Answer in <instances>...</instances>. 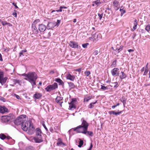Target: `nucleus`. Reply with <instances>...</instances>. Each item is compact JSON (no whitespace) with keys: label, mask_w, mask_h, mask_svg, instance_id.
<instances>
[{"label":"nucleus","mask_w":150,"mask_h":150,"mask_svg":"<svg viewBox=\"0 0 150 150\" xmlns=\"http://www.w3.org/2000/svg\"><path fill=\"white\" fill-rule=\"evenodd\" d=\"M22 129L25 131L28 130V133L30 134H33L35 131V128L33 127L32 122L30 121H28L24 125V124L22 126Z\"/></svg>","instance_id":"nucleus-1"},{"label":"nucleus","mask_w":150,"mask_h":150,"mask_svg":"<svg viewBox=\"0 0 150 150\" xmlns=\"http://www.w3.org/2000/svg\"><path fill=\"white\" fill-rule=\"evenodd\" d=\"M26 115H21L17 117L16 120H13L14 123L17 125L21 124V128H22V126L23 124L25 125V124L28 122V121H26Z\"/></svg>","instance_id":"nucleus-2"},{"label":"nucleus","mask_w":150,"mask_h":150,"mask_svg":"<svg viewBox=\"0 0 150 150\" xmlns=\"http://www.w3.org/2000/svg\"><path fill=\"white\" fill-rule=\"evenodd\" d=\"M2 121L4 123L11 122H12L15 118L13 114H10L8 115L1 116Z\"/></svg>","instance_id":"nucleus-3"},{"label":"nucleus","mask_w":150,"mask_h":150,"mask_svg":"<svg viewBox=\"0 0 150 150\" xmlns=\"http://www.w3.org/2000/svg\"><path fill=\"white\" fill-rule=\"evenodd\" d=\"M38 76L36 73L34 72H30L28 73V78H25L24 79L28 81L34 80H36Z\"/></svg>","instance_id":"nucleus-4"},{"label":"nucleus","mask_w":150,"mask_h":150,"mask_svg":"<svg viewBox=\"0 0 150 150\" xmlns=\"http://www.w3.org/2000/svg\"><path fill=\"white\" fill-rule=\"evenodd\" d=\"M73 130L76 131L77 133H82V134L86 133L85 130H86L84 129V127H83L81 125H80L76 127L73 128Z\"/></svg>","instance_id":"nucleus-5"},{"label":"nucleus","mask_w":150,"mask_h":150,"mask_svg":"<svg viewBox=\"0 0 150 150\" xmlns=\"http://www.w3.org/2000/svg\"><path fill=\"white\" fill-rule=\"evenodd\" d=\"M58 87L57 84L56 83H54V84L51 85H48L45 89L48 92H50L51 91L54 90Z\"/></svg>","instance_id":"nucleus-6"},{"label":"nucleus","mask_w":150,"mask_h":150,"mask_svg":"<svg viewBox=\"0 0 150 150\" xmlns=\"http://www.w3.org/2000/svg\"><path fill=\"white\" fill-rule=\"evenodd\" d=\"M7 77H4L3 72L0 70V83L2 85L5 83L7 80Z\"/></svg>","instance_id":"nucleus-7"},{"label":"nucleus","mask_w":150,"mask_h":150,"mask_svg":"<svg viewBox=\"0 0 150 150\" xmlns=\"http://www.w3.org/2000/svg\"><path fill=\"white\" fill-rule=\"evenodd\" d=\"M120 71L119 69L117 68H114L111 71L112 75L114 76H119Z\"/></svg>","instance_id":"nucleus-8"},{"label":"nucleus","mask_w":150,"mask_h":150,"mask_svg":"<svg viewBox=\"0 0 150 150\" xmlns=\"http://www.w3.org/2000/svg\"><path fill=\"white\" fill-rule=\"evenodd\" d=\"M32 140L33 141L38 143H41L43 142V140L42 139L41 136L34 137L33 138Z\"/></svg>","instance_id":"nucleus-9"},{"label":"nucleus","mask_w":150,"mask_h":150,"mask_svg":"<svg viewBox=\"0 0 150 150\" xmlns=\"http://www.w3.org/2000/svg\"><path fill=\"white\" fill-rule=\"evenodd\" d=\"M81 121H82V124L81 125V126L84 127V129H86L88 128V127L89 125L88 124L86 120H84L83 118L81 119Z\"/></svg>","instance_id":"nucleus-10"},{"label":"nucleus","mask_w":150,"mask_h":150,"mask_svg":"<svg viewBox=\"0 0 150 150\" xmlns=\"http://www.w3.org/2000/svg\"><path fill=\"white\" fill-rule=\"evenodd\" d=\"M47 28V27L45 25L41 24L39 25L38 30L40 32H43Z\"/></svg>","instance_id":"nucleus-11"},{"label":"nucleus","mask_w":150,"mask_h":150,"mask_svg":"<svg viewBox=\"0 0 150 150\" xmlns=\"http://www.w3.org/2000/svg\"><path fill=\"white\" fill-rule=\"evenodd\" d=\"M70 46L73 48H77L78 47V45L77 42L71 41L70 42Z\"/></svg>","instance_id":"nucleus-12"},{"label":"nucleus","mask_w":150,"mask_h":150,"mask_svg":"<svg viewBox=\"0 0 150 150\" xmlns=\"http://www.w3.org/2000/svg\"><path fill=\"white\" fill-rule=\"evenodd\" d=\"M55 26V25L54 22H48L47 26V29H50L54 28Z\"/></svg>","instance_id":"nucleus-13"},{"label":"nucleus","mask_w":150,"mask_h":150,"mask_svg":"<svg viewBox=\"0 0 150 150\" xmlns=\"http://www.w3.org/2000/svg\"><path fill=\"white\" fill-rule=\"evenodd\" d=\"M8 110L4 106H0V112L1 113H4L6 112H8Z\"/></svg>","instance_id":"nucleus-14"},{"label":"nucleus","mask_w":150,"mask_h":150,"mask_svg":"<svg viewBox=\"0 0 150 150\" xmlns=\"http://www.w3.org/2000/svg\"><path fill=\"white\" fill-rule=\"evenodd\" d=\"M66 78L67 79L73 81L75 79V76L74 75H71L70 74H68L66 75Z\"/></svg>","instance_id":"nucleus-15"},{"label":"nucleus","mask_w":150,"mask_h":150,"mask_svg":"<svg viewBox=\"0 0 150 150\" xmlns=\"http://www.w3.org/2000/svg\"><path fill=\"white\" fill-rule=\"evenodd\" d=\"M122 111H120L119 112H116L115 111H112L108 112V113L110 115L112 114L115 115L116 116L119 115L122 113Z\"/></svg>","instance_id":"nucleus-16"},{"label":"nucleus","mask_w":150,"mask_h":150,"mask_svg":"<svg viewBox=\"0 0 150 150\" xmlns=\"http://www.w3.org/2000/svg\"><path fill=\"white\" fill-rule=\"evenodd\" d=\"M32 31L33 33L35 34H37L38 33V31L37 28L33 24L32 25Z\"/></svg>","instance_id":"nucleus-17"},{"label":"nucleus","mask_w":150,"mask_h":150,"mask_svg":"<svg viewBox=\"0 0 150 150\" xmlns=\"http://www.w3.org/2000/svg\"><path fill=\"white\" fill-rule=\"evenodd\" d=\"M85 132L86 133H84V134L87 136H89L91 137H92L93 135V132L92 131H88V129L85 130Z\"/></svg>","instance_id":"nucleus-18"},{"label":"nucleus","mask_w":150,"mask_h":150,"mask_svg":"<svg viewBox=\"0 0 150 150\" xmlns=\"http://www.w3.org/2000/svg\"><path fill=\"white\" fill-rule=\"evenodd\" d=\"M42 132L41 129L39 128H37L36 129V135L37 136H41Z\"/></svg>","instance_id":"nucleus-19"},{"label":"nucleus","mask_w":150,"mask_h":150,"mask_svg":"<svg viewBox=\"0 0 150 150\" xmlns=\"http://www.w3.org/2000/svg\"><path fill=\"white\" fill-rule=\"evenodd\" d=\"M33 96L36 99H39L42 96V95L39 93H36Z\"/></svg>","instance_id":"nucleus-20"},{"label":"nucleus","mask_w":150,"mask_h":150,"mask_svg":"<svg viewBox=\"0 0 150 150\" xmlns=\"http://www.w3.org/2000/svg\"><path fill=\"white\" fill-rule=\"evenodd\" d=\"M13 82H14V84H18L20 85H21V81L19 79H14Z\"/></svg>","instance_id":"nucleus-21"},{"label":"nucleus","mask_w":150,"mask_h":150,"mask_svg":"<svg viewBox=\"0 0 150 150\" xmlns=\"http://www.w3.org/2000/svg\"><path fill=\"white\" fill-rule=\"evenodd\" d=\"M55 81L59 83V85H63L64 83L63 81L59 78H58L55 79Z\"/></svg>","instance_id":"nucleus-22"},{"label":"nucleus","mask_w":150,"mask_h":150,"mask_svg":"<svg viewBox=\"0 0 150 150\" xmlns=\"http://www.w3.org/2000/svg\"><path fill=\"white\" fill-rule=\"evenodd\" d=\"M134 26L133 27V28L132 30V31H134L137 28V20L136 19H135L134 20Z\"/></svg>","instance_id":"nucleus-23"},{"label":"nucleus","mask_w":150,"mask_h":150,"mask_svg":"<svg viewBox=\"0 0 150 150\" xmlns=\"http://www.w3.org/2000/svg\"><path fill=\"white\" fill-rule=\"evenodd\" d=\"M62 100V98L61 97L59 96H57L56 98V102L57 103H60V106H62V102H60V101H61Z\"/></svg>","instance_id":"nucleus-24"},{"label":"nucleus","mask_w":150,"mask_h":150,"mask_svg":"<svg viewBox=\"0 0 150 150\" xmlns=\"http://www.w3.org/2000/svg\"><path fill=\"white\" fill-rule=\"evenodd\" d=\"M62 144L64 146H65V144L63 143L61 138H59L58 139V142L57 143V145L58 146H61Z\"/></svg>","instance_id":"nucleus-25"},{"label":"nucleus","mask_w":150,"mask_h":150,"mask_svg":"<svg viewBox=\"0 0 150 150\" xmlns=\"http://www.w3.org/2000/svg\"><path fill=\"white\" fill-rule=\"evenodd\" d=\"M111 85H109L110 87V88L112 87V86H113L114 88H117L118 86V83L117 82H115L114 83H111Z\"/></svg>","instance_id":"nucleus-26"},{"label":"nucleus","mask_w":150,"mask_h":150,"mask_svg":"<svg viewBox=\"0 0 150 150\" xmlns=\"http://www.w3.org/2000/svg\"><path fill=\"white\" fill-rule=\"evenodd\" d=\"M126 100L127 99L124 97H122L120 99V100L123 103V105L124 107L125 106Z\"/></svg>","instance_id":"nucleus-27"},{"label":"nucleus","mask_w":150,"mask_h":150,"mask_svg":"<svg viewBox=\"0 0 150 150\" xmlns=\"http://www.w3.org/2000/svg\"><path fill=\"white\" fill-rule=\"evenodd\" d=\"M121 75L120 76V78L121 79H122L126 77V75L123 71H121Z\"/></svg>","instance_id":"nucleus-28"},{"label":"nucleus","mask_w":150,"mask_h":150,"mask_svg":"<svg viewBox=\"0 0 150 150\" xmlns=\"http://www.w3.org/2000/svg\"><path fill=\"white\" fill-rule=\"evenodd\" d=\"M36 81V80H33L32 81H29L31 84V85L32 86V88H35L36 87V82H35Z\"/></svg>","instance_id":"nucleus-29"},{"label":"nucleus","mask_w":150,"mask_h":150,"mask_svg":"<svg viewBox=\"0 0 150 150\" xmlns=\"http://www.w3.org/2000/svg\"><path fill=\"white\" fill-rule=\"evenodd\" d=\"M110 86H107L105 87V86H103L102 85H101V88L102 89H103V90H108L109 88H110Z\"/></svg>","instance_id":"nucleus-30"},{"label":"nucleus","mask_w":150,"mask_h":150,"mask_svg":"<svg viewBox=\"0 0 150 150\" xmlns=\"http://www.w3.org/2000/svg\"><path fill=\"white\" fill-rule=\"evenodd\" d=\"M6 137V136L3 134H0V138L2 140H4Z\"/></svg>","instance_id":"nucleus-31"},{"label":"nucleus","mask_w":150,"mask_h":150,"mask_svg":"<svg viewBox=\"0 0 150 150\" xmlns=\"http://www.w3.org/2000/svg\"><path fill=\"white\" fill-rule=\"evenodd\" d=\"M4 18L3 19V18H2L1 19H0V22L1 23L3 26L6 25L7 23L6 21H3V20H4Z\"/></svg>","instance_id":"nucleus-32"},{"label":"nucleus","mask_w":150,"mask_h":150,"mask_svg":"<svg viewBox=\"0 0 150 150\" xmlns=\"http://www.w3.org/2000/svg\"><path fill=\"white\" fill-rule=\"evenodd\" d=\"M70 105L69 106V109L71 110L73 108L75 109L76 108L75 105L74 104H69Z\"/></svg>","instance_id":"nucleus-33"},{"label":"nucleus","mask_w":150,"mask_h":150,"mask_svg":"<svg viewBox=\"0 0 150 150\" xmlns=\"http://www.w3.org/2000/svg\"><path fill=\"white\" fill-rule=\"evenodd\" d=\"M68 83L69 86L71 88H73L75 87V85L73 83L71 82H68Z\"/></svg>","instance_id":"nucleus-34"},{"label":"nucleus","mask_w":150,"mask_h":150,"mask_svg":"<svg viewBox=\"0 0 150 150\" xmlns=\"http://www.w3.org/2000/svg\"><path fill=\"white\" fill-rule=\"evenodd\" d=\"M120 11L121 13L120 16H122L123 14L126 12L125 10H123V9H120Z\"/></svg>","instance_id":"nucleus-35"},{"label":"nucleus","mask_w":150,"mask_h":150,"mask_svg":"<svg viewBox=\"0 0 150 150\" xmlns=\"http://www.w3.org/2000/svg\"><path fill=\"white\" fill-rule=\"evenodd\" d=\"M91 99V97L90 96H88L86 98H85L84 99V101H86L88 102V101Z\"/></svg>","instance_id":"nucleus-36"},{"label":"nucleus","mask_w":150,"mask_h":150,"mask_svg":"<svg viewBox=\"0 0 150 150\" xmlns=\"http://www.w3.org/2000/svg\"><path fill=\"white\" fill-rule=\"evenodd\" d=\"M83 141L82 140H80L79 142V144L78 145V146L79 147H81L82 145H83Z\"/></svg>","instance_id":"nucleus-37"},{"label":"nucleus","mask_w":150,"mask_h":150,"mask_svg":"<svg viewBox=\"0 0 150 150\" xmlns=\"http://www.w3.org/2000/svg\"><path fill=\"white\" fill-rule=\"evenodd\" d=\"M61 22V20H57V22H54L55 25V26H58L59 25V24Z\"/></svg>","instance_id":"nucleus-38"},{"label":"nucleus","mask_w":150,"mask_h":150,"mask_svg":"<svg viewBox=\"0 0 150 150\" xmlns=\"http://www.w3.org/2000/svg\"><path fill=\"white\" fill-rule=\"evenodd\" d=\"M116 62L117 60H115L113 62L112 64V66L113 67H116Z\"/></svg>","instance_id":"nucleus-39"},{"label":"nucleus","mask_w":150,"mask_h":150,"mask_svg":"<svg viewBox=\"0 0 150 150\" xmlns=\"http://www.w3.org/2000/svg\"><path fill=\"white\" fill-rule=\"evenodd\" d=\"M76 101V99L75 98H73L72 99V101L69 104H74Z\"/></svg>","instance_id":"nucleus-40"},{"label":"nucleus","mask_w":150,"mask_h":150,"mask_svg":"<svg viewBox=\"0 0 150 150\" xmlns=\"http://www.w3.org/2000/svg\"><path fill=\"white\" fill-rule=\"evenodd\" d=\"M27 51V50H22L19 53V54L20 56H21V55H23V54L24 52H25Z\"/></svg>","instance_id":"nucleus-41"},{"label":"nucleus","mask_w":150,"mask_h":150,"mask_svg":"<svg viewBox=\"0 0 150 150\" xmlns=\"http://www.w3.org/2000/svg\"><path fill=\"white\" fill-rule=\"evenodd\" d=\"M145 30L149 32L150 30V25H147L146 27Z\"/></svg>","instance_id":"nucleus-42"},{"label":"nucleus","mask_w":150,"mask_h":150,"mask_svg":"<svg viewBox=\"0 0 150 150\" xmlns=\"http://www.w3.org/2000/svg\"><path fill=\"white\" fill-rule=\"evenodd\" d=\"M93 3L96 4L97 6L99 5L100 4H101V3L100 2L99 0H97L96 1H93Z\"/></svg>","instance_id":"nucleus-43"},{"label":"nucleus","mask_w":150,"mask_h":150,"mask_svg":"<svg viewBox=\"0 0 150 150\" xmlns=\"http://www.w3.org/2000/svg\"><path fill=\"white\" fill-rule=\"evenodd\" d=\"M89 45V44L88 43H86L85 44H83L82 46L84 48H86L87 47V46Z\"/></svg>","instance_id":"nucleus-44"},{"label":"nucleus","mask_w":150,"mask_h":150,"mask_svg":"<svg viewBox=\"0 0 150 150\" xmlns=\"http://www.w3.org/2000/svg\"><path fill=\"white\" fill-rule=\"evenodd\" d=\"M98 15L99 17V19L100 20L102 19V18L103 16V13H102L101 14H100L98 13Z\"/></svg>","instance_id":"nucleus-45"},{"label":"nucleus","mask_w":150,"mask_h":150,"mask_svg":"<svg viewBox=\"0 0 150 150\" xmlns=\"http://www.w3.org/2000/svg\"><path fill=\"white\" fill-rule=\"evenodd\" d=\"M85 73L87 76H88L91 74V72L90 71H86Z\"/></svg>","instance_id":"nucleus-46"},{"label":"nucleus","mask_w":150,"mask_h":150,"mask_svg":"<svg viewBox=\"0 0 150 150\" xmlns=\"http://www.w3.org/2000/svg\"><path fill=\"white\" fill-rule=\"evenodd\" d=\"M94 107V105H93L91 103L88 106V108H92Z\"/></svg>","instance_id":"nucleus-47"},{"label":"nucleus","mask_w":150,"mask_h":150,"mask_svg":"<svg viewBox=\"0 0 150 150\" xmlns=\"http://www.w3.org/2000/svg\"><path fill=\"white\" fill-rule=\"evenodd\" d=\"M40 21V20L39 19H37L35 20L33 22V23L34 24H36L38 23Z\"/></svg>","instance_id":"nucleus-48"},{"label":"nucleus","mask_w":150,"mask_h":150,"mask_svg":"<svg viewBox=\"0 0 150 150\" xmlns=\"http://www.w3.org/2000/svg\"><path fill=\"white\" fill-rule=\"evenodd\" d=\"M98 51L97 50H96L93 53V54L94 55H97V54H98Z\"/></svg>","instance_id":"nucleus-49"},{"label":"nucleus","mask_w":150,"mask_h":150,"mask_svg":"<svg viewBox=\"0 0 150 150\" xmlns=\"http://www.w3.org/2000/svg\"><path fill=\"white\" fill-rule=\"evenodd\" d=\"M148 72V69H145V70L144 71V73L143 75H146L147 74Z\"/></svg>","instance_id":"nucleus-50"},{"label":"nucleus","mask_w":150,"mask_h":150,"mask_svg":"<svg viewBox=\"0 0 150 150\" xmlns=\"http://www.w3.org/2000/svg\"><path fill=\"white\" fill-rule=\"evenodd\" d=\"M122 47L123 46H121L120 47V48L119 49H118V50H117V53H119L122 50Z\"/></svg>","instance_id":"nucleus-51"},{"label":"nucleus","mask_w":150,"mask_h":150,"mask_svg":"<svg viewBox=\"0 0 150 150\" xmlns=\"http://www.w3.org/2000/svg\"><path fill=\"white\" fill-rule=\"evenodd\" d=\"M0 100L4 102L5 101V99L3 97H1L0 96Z\"/></svg>","instance_id":"nucleus-52"},{"label":"nucleus","mask_w":150,"mask_h":150,"mask_svg":"<svg viewBox=\"0 0 150 150\" xmlns=\"http://www.w3.org/2000/svg\"><path fill=\"white\" fill-rule=\"evenodd\" d=\"M118 2L117 1L115 0L113 1V4L114 5H117L118 4Z\"/></svg>","instance_id":"nucleus-53"},{"label":"nucleus","mask_w":150,"mask_h":150,"mask_svg":"<svg viewBox=\"0 0 150 150\" xmlns=\"http://www.w3.org/2000/svg\"><path fill=\"white\" fill-rule=\"evenodd\" d=\"M42 126H43V127H44L45 129H46V131H48V129H47V128L46 127V126H45V124L44 123H42Z\"/></svg>","instance_id":"nucleus-54"},{"label":"nucleus","mask_w":150,"mask_h":150,"mask_svg":"<svg viewBox=\"0 0 150 150\" xmlns=\"http://www.w3.org/2000/svg\"><path fill=\"white\" fill-rule=\"evenodd\" d=\"M22 76L25 77L26 78H28V73L27 74L24 73L22 74Z\"/></svg>","instance_id":"nucleus-55"},{"label":"nucleus","mask_w":150,"mask_h":150,"mask_svg":"<svg viewBox=\"0 0 150 150\" xmlns=\"http://www.w3.org/2000/svg\"><path fill=\"white\" fill-rule=\"evenodd\" d=\"M81 68H79L78 69L75 70L76 71H78V72H79V73L81 72Z\"/></svg>","instance_id":"nucleus-56"},{"label":"nucleus","mask_w":150,"mask_h":150,"mask_svg":"<svg viewBox=\"0 0 150 150\" xmlns=\"http://www.w3.org/2000/svg\"><path fill=\"white\" fill-rule=\"evenodd\" d=\"M93 145L92 143L91 144L90 146L89 149L87 150H91V149L93 147Z\"/></svg>","instance_id":"nucleus-57"},{"label":"nucleus","mask_w":150,"mask_h":150,"mask_svg":"<svg viewBox=\"0 0 150 150\" xmlns=\"http://www.w3.org/2000/svg\"><path fill=\"white\" fill-rule=\"evenodd\" d=\"M139 31L142 33H144L145 32V31L143 29H141L139 30Z\"/></svg>","instance_id":"nucleus-58"},{"label":"nucleus","mask_w":150,"mask_h":150,"mask_svg":"<svg viewBox=\"0 0 150 150\" xmlns=\"http://www.w3.org/2000/svg\"><path fill=\"white\" fill-rule=\"evenodd\" d=\"M50 131L52 133H53V132L54 130L52 127H51L50 128Z\"/></svg>","instance_id":"nucleus-59"},{"label":"nucleus","mask_w":150,"mask_h":150,"mask_svg":"<svg viewBox=\"0 0 150 150\" xmlns=\"http://www.w3.org/2000/svg\"><path fill=\"white\" fill-rule=\"evenodd\" d=\"M12 4L13 5L15 6L16 8H18V7L16 5V4H15L14 3H12Z\"/></svg>","instance_id":"nucleus-60"},{"label":"nucleus","mask_w":150,"mask_h":150,"mask_svg":"<svg viewBox=\"0 0 150 150\" xmlns=\"http://www.w3.org/2000/svg\"><path fill=\"white\" fill-rule=\"evenodd\" d=\"M55 11H57V12H59V9L58 10H52V11L51 12V13H53V12H55Z\"/></svg>","instance_id":"nucleus-61"},{"label":"nucleus","mask_w":150,"mask_h":150,"mask_svg":"<svg viewBox=\"0 0 150 150\" xmlns=\"http://www.w3.org/2000/svg\"><path fill=\"white\" fill-rule=\"evenodd\" d=\"M13 15H14L15 17H17V13L16 12L13 13Z\"/></svg>","instance_id":"nucleus-62"},{"label":"nucleus","mask_w":150,"mask_h":150,"mask_svg":"<svg viewBox=\"0 0 150 150\" xmlns=\"http://www.w3.org/2000/svg\"><path fill=\"white\" fill-rule=\"evenodd\" d=\"M6 25H7L9 26H12V25H11V24L10 23H7V22L6 23Z\"/></svg>","instance_id":"nucleus-63"},{"label":"nucleus","mask_w":150,"mask_h":150,"mask_svg":"<svg viewBox=\"0 0 150 150\" xmlns=\"http://www.w3.org/2000/svg\"><path fill=\"white\" fill-rule=\"evenodd\" d=\"M133 50L132 49H129L128 50V51L129 52H131L133 51Z\"/></svg>","instance_id":"nucleus-64"}]
</instances>
